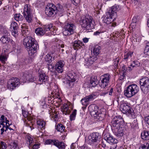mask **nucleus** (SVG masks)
<instances>
[{"label":"nucleus","mask_w":149,"mask_h":149,"mask_svg":"<svg viewBox=\"0 0 149 149\" xmlns=\"http://www.w3.org/2000/svg\"><path fill=\"white\" fill-rule=\"evenodd\" d=\"M116 128L115 129V134L118 137H120L123 135V128L120 127V126H118L116 125Z\"/></svg>","instance_id":"obj_22"},{"label":"nucleus","mask_w":149,"mask_h":149,"mask_svg":"<svg viewBox=\"0 0 149 149\" xmlns=\"http://www.w3.org/2000/svg\"><path fill=\"white\" fill-rule=\"evenodd\" d=\"M104 139L109 143L112 145L117 144L118 141L108 133L105 134L104 135Z\"/></svg>","instance_id":"obj_12"},{"label":"nucleus","mask_w":149,"mask_h":149,"mask_svg":"<svg viewBox=\"0 0 149 149\" xmlns=\"http://www.w3.org/2000/svg\"><path fill=\"white\" fill-rule=\"evenodd\" d=\"M21 28L22 30H27L28 29V26L26 24L24 23L21 26Z\"/></svg>","instance_id":"obj_57"},{"label":"nucleus","mask_w":149,"mask_h":149,"mask_svg":"<svg viewBox=\"0 0 149 149\" xmlns=\"http://www.w3.org/2000/svg\"><path fill=\"white\" fill-rule=\"evenodd\" d=\"M81 102L82 105L84 106L87 107L89 104V102L87 101L85 97L81 99Z\"/></svg>","instance_id":"obj_44"},{"label":"nucleus","mask_w":149,"mask_h":149,"mask_svg":"<svg viewBox=\"0 0 149 149\" xmlns=\"http://www.w3.org/2000/svg\"><path fill=\"white\" fill-rule=\"evenodd\" d=\"M144 53L145 54L149 55V42L147 43L145 47Z\"/></svg>","instance_id":"obj_47"},{"label":"nucleus","mask_w":149,"mask_h":149,"mask_svg":"<svg viewBox=\"0 0 149 149\" xmlns=\"http://www.w3.org/2000/svg\"><path fill=\"white\" fill-rule=\"evenodd\" d=\"M68 105L66 104H64L63 107L62 108V111L63 114L65 115L69 114L70 112V111L68 109Z\"/></svg>","instance_id":"obj_32"},{"label":"nucleus","mask_w":149,"mask_h":149,"mask_svg":"<svg viewBox=\"0 0 149 149\" xmlns=\"http://www.w3.org/2000/svg\"><path fill=\"white\" fill-rule=\"evenodd\" d=\"M7 59L6 57L4 56H0V60L3 63L5 62Z\"/></svg>","instance_id":"obj_56"},{"label":"nucleus","mask_w":149,"mask_h":149,"mask_svg":"<svg viewBox=\"0 0 149 149\" xmlns=\"http://www.w3.org/2000/svg\"><path fill=\"white\" fill-rule=\"evenodd\" d=\"M72 3L75 6H77L79 3V0H72Z\"/></svg>","instance_id":"obj_60"},{"label":"nucleus","mask_w":149,"mask_h":149,"mask_svg":"<svg viewBox=\"0 0 149 149\" xmlns=\"http://www.w3.org/2000/svg\"><path fill=\"white\" fill-rule=\"evenodd\" d=\"M145 120L146 123L149 125V116L145 118Z\"/></svg>","instance_id":"obj_64"},{"label":"nucleus","mask_w":149,"mask_h":149,"mask_svg":"<svg viewBox=\"0 0 149 149\" xmlns=\"http://www.w3.org/2000/svg\"><path fill=\"white\" fill-rule=\"evenodd\" d=\"M139 149H149V142L141 145Z\"/></svg>","instance_id":"obj_46"},{"label":"nucleus","mask_w":149,"mask_h":149,"mask_svg":"<svg viewBox=\"0 0 149 149\" xmlns=\"http://www.w3.org/2000/svg\"><path fill=\"white\" fill-rule=\"evenodd\" d=\"M48 81V77L45 74H41L39 75L38 82L40 84L47 83Z\"/></svg>","instance_id":"obj_16"},{"label":"nucleus","mask_w":149,"mask_h":149,"mask_svg":"<svg viewBox=\"0 0 149 149\" xmlns=\"http://www.w3.org/2000/svg\"><path fill=\"white\" fill-rule=\"evenodd\" d=\"M23 43L30 55H33L36 52L38 45L36 40L31 36L25 38L23 40Z\"/></svg>","instance_id":"obj_1"},{"label":"nucleus","mask_w":149,"mask_h":149,"mask_svg":"<svg viewBox=\"0 0 149 149\" xmlns=\"http://www.w3.org/2000/svg\"><path fill=\"white\" fill-rule=\"evenodd\" d=\"M10 38L6 36H3L0 39L1 41L3 43H9L10 40Z\"/></svg>","instance_id":"obj_37"},{"label":"nucleus","mask_w":149,"mask_h":149,"mask_svg":"<svg viewBox=\"0 0 149 149\" xmlns=\"http://www.w3.org/2000/svg\"><path fill=\"white\" fill-rule=\"evenodd\" d=\"M100 47L97 46H95L93 47V50L91 51L93 52V54L95 55L94 56H97L98 55L100 52Z\"/></svg>","instance_id":"obj_31"},{"label":"nucleus","mask_w":149,"mask_h":149,"mask_svg":"<svg viewBox=\"0 0 149 149\" xmlns=\"http://www.w3.org/2000/svg\"><path fill=\"white\" fill-rule=\"evenodd\" d=\"M5 117L4 115H2L1 117L0 118V128L1 127V125H4V123L5 122Z\"/></svg>","instance_id":"obj_50"},{"label":"nucleus","mask_w":149,"mask_h":149,"mask_svg":"<svg viewBox=\"0 0 149 149\" xmlns=\"http://www.w3.org/2000/svg\"><path fill=\"white\" fill-rule=\"evenodd\" d=\"M65 62L63 61H60L58 62L55 66V70L58 73H62L63 71Z\"/></svg>","instance_id":"obj_14"},{"label":"nucleus","mask_w":149,"mask_h":149,"mask_svg":"<svg viewBox=\"0 0 149 149\" xmlns=\"http://www.w3.org/2000/svg\"><path fill=\"white\" fill-rule=\"evenodd\" d=\"M97 59L96 56H91L89 55L84 56V65L90 66Z\"/></svg>","instance_id":"obj_10"},{"label":"nucleus","mask_w":149,"mask_h":149,"mask_svg":"<svg viewBox=\"0 0 149 149\" xmlns=\"http://www.w3.org/2000/svg\"><path fill=\"white\" fill-rule=\"evenodd\" d=\"M88 109L90 114L92 117L98 113L99 111V107L95 104H92L89 106Z\"/></svg>","instance_id":"obj_15"},{"label":"nucleus","mask_w":149,"mask_h":149,"mask_svg":"<svg viewBox=\"0 0 149 149\" xmlns=\"http://www.w3.org/2000/svg\"><path fill=\"white\" fill-rule=\"evenodd\" d=\"M132 38L133 39L132 41L133 43V41H134V42H136L137 41L138 36L136 35L133 34Z\"/></svg>","instance_id":"obj_53"},{"label":"nucleus","mask_w":149,"mask_h":149,"mask_svg":"<svg viewBox=\"0 0 149 149\" xmlns=\"http://www.w3.org/2000/svg\"><path fill=\"white\" fill-rule=\"evenodd\" d=\"M99 83L97 76H93L90 77L89 84L90 87H95Z\"/></svg>","instance_id":"obj_18"},{"label":"nucleus","mask_w":149,"mask_h":149,"mask_svg":"<svg viewBox=\"0 0 149 149\" xmlns=\"http://www.w3.org/2000/svg\"><path fill=\"white\" fill-rule=\"evenodd\" d=\"M68 80L67 81V84H68L69 86H70L72 84V83L76 80L77 77L76 74L73 72H70L68 74Z\"/></svg>","instance_id":"obj_13"},{"label":"nucleus","mask_w":149,"mask_h":149,"mask_svg":"<svg viewBox=\"0 0 149 149\" xmlns=\"http://www.w3.org/2000/svg\"><path fill=\"white\" fill-rule=\"evenodd\" d=\"M25 139L26 143L29 146H32L33 145L32 144L33 142V141L31 136L29 134H27L25 136Z\"/></svg>","instance_id":"obj_30"},{"label":"nucleus","mask_w":149,"mask_h":149,"mask_svg":"<svg viewBox=\"0 0 149 149\" xmlns=\"http://www.w3.org/2000/svg\"><path fill=\"white\" fill-rule=\"evenodd\" d=\"M141 137L144 140L149 139V131L144 130L141 134Z\"/></svg>","instance_id":"obj_27"},{"label":"nucleus","mask_w":149,"mask_h":149,"mask_svg":"<svg viewBox=\"0 0 149 149\" xmlns=\"http://www.w3.org/2000/svg\"><path fill=\"white\" fill-rule=\"evenodd\" d=\"M96 97V95L94 94H92L86 96L85 98L88 102L93 101Z\"/></svg>","instance_id":"obj_36"},{"label":"nucleus","mask_w":149,"mask_h":149,"mask_svg":"<svg viewBox=\"0 0 149 149\" xmlns=\"http://www.w3.org/2000/svg\"><path fill=\"white\" fill-rule=\"evenodd\" d=\"M101 138V136L97 132L91 134L88 137V141L89 143L91 144L94 142H98Z\"/></svg>","instance_id":"obj_8"},{"label":"nucleus","mask_w":149,"mask_h":149,"mask_svg":"<svg viewBox=\"0 0 149 149\" xmlns=\"http://www.w3.org/2000/svg\"><path fill=\"white\" fill-rule=\"evenodd\" d=\"M80 23L81 27L86 30H91L94 28L95 26V22L92 17L88 15L81 19Z\"/></svg>","instance_id":"obj_2"},{"label":"nucleus","mask_w":149,"mask_h":149,"mask_svg":"<svg viewBox=\"0 0 149 149\" xmlns=\"http://www.w3.org/2000/svg\"><path fill=\"white\" fill-rule=\"evenodd\" d=\"M132 29H134L135 28V26H136V23L137 21V19L136 17H134L132 20Z\"/></svg>","instance_id":"obj_49"},{"label":"nucleus","mask_w":149,"mask_h":149,"mask_svg":"<svg viewBox=\"0 0 149 149\" xmlns=\"http://www.w3.org/2000/svg\"><path fill=\"white\" fill-rule=\"evenodd\" d=\"M117 144H115L112 145L110 148V149H118L117 148Z\"/></svg>","instance_id":"obj_62"},{"label":"nucleus","mask_w":149,"mask_h":149,"mask_svg":"<svg viewBox=\"0 0 149 149\" xmlns=\"http://www.w3.org/2000/svg\"><path fill=\"white\" fill-rule=\"evenodd\" d=\"M113 15H114L110 12V10L106 13V15H104L102 17L103 22L107 24H111L114 20V19H113L112 17Z\"/></svg>","instance_id":"obj_9"},{"label":"nucleus","mask_w":149,"mask_h":149,"mask_svg":"<svg viewBox=\"0 0 149 149\" xmlns=\"http://www.w3.org/2000/svg\"><path fill=\"white\" fill-rule=\"evenodd\" d=\"M119 58H117L114 59L113 66L115 68H118V64L119 62Z\"/></svg>","instance_id":"obj_48"},{"label":"nucleus","mask_w":149,"mask_h":149,"mask_svg":"<svg viewBox=\"0 0 149 149\" xmlns=\"http://www.w3.org/2000/svg\"><path fill=\"white\" fill-rule=\"evenodd\" d=\"M77 111L76 109H75L73 110L70 116V120L72 121L74 120L76 115Z\"/></svg>","instance_id":"obj_43"},{"label":"nucleus","mask_w":149,"mask_h":149,"mask_svg":"<svg viewBox=\"0 0 149 149\" xmlns=\"http://www.w3.org/2000/svg\"><path fill=\"white\" fill-rule=\"evenodd\" d=\"M24 16L26 20L29 23L31 22L32 20L33 15L31 12V10L28 5L25 6L24 8Z\"/></svg>","instance_id":"obj_5"},{"label":"nucleus","mask_w":149,"mask_h":149,"mask_svg":"<svg viewBox=\"0 0 149 149\" xmlns=\"http://www.w3.org/2000/svg\"><path fill=\"white\" fill-rule=\"evenodd\" d=\"M46 144L53 145L57 147L59 149H65V146L63 142H60L58 140L48 139L45 141Z\"/></svg>","instance_id":"obj_7"},{"label":"nucleus","mask_w":149,"mask_h":149,"mask_svg":"<svg viewBox=\"0 0 149 149\" xmlns=\"http://www.w3.org/2000/svg\"><path fill=\"white\" fill-rule=\"evenodd\" d=\"M120 6L115 4L112 7L110 11L112 14L114 15L116 13V11H118L120 10Z\"/></svg>","instance_id":"obj_29"},{"label":"nucleus","mask_w":149,"mask_h":149,"mask_svg":"<svg viewBox=\"0 0 149 149\" xmlns=\"http://www.w3.org/2000/svg\"><path fill=\"white\" fill-rule=\"evenodd\" d=\"M2 128L1 129V134L2 135L3 134V132L5 131L4 127H5V125H2Z\"/></svg>","instance_id":"obj_63"},{"label":"nucleus","mask_w":149,"mask_h":149,"mask_svg":"<svg viewBox=\"0 0 149 149\" xmlns=\"http://www.w3.org/2000/svg\"><path fill=\"white\" fill-rule=\"evenodd\" d=\"M93 117L95 119H97L100 121H102L104 119V114L102 113H99L98 112V113L95 115Z\"/></svg>","instance_id":"obj_34"},{"label":"nucleus","mask_w":149,"mask_h":149,"mask_svg":"<svg viewBox=\"0 0 149 149\" xmlns=\"http://www.w3.org/2000/svg\"><path fill=\"white\" fill-rule=\"evenodd\" d=\"M7 145L6 143L4 142L1 141L0 143V148L2 149H6Z\"/></svg>","instance_id":"obj_51"},{"label":"nucleus","mask_w":149,"mask_h":149,"mask_svg":"<svg viewBox=\"0 0 149 149\" xmlns=\"http://www.w3.org/2000/svg\"><path fill=\"white\" fill-rule=\"evenodd\" d=\"M148 86H141V89L142 91L145 94H147L149 91Z\"/></svg>","instance_id":"obj_42"},{"label":"nucleus","mask_w":149,"mask_h":149,"mask_svg":"<svg viewBox=\"0 0 149 149\" xmlns=\"http://www.w3.org/2000/svg\"><path fill=\"white\" fill-rule=\"evenodd\" d=\"M55 66H53L52 64L49 65L48 66L49 70L51 72H53V74H55L56 72L54 71V67Z\"/></svg>","instance_id":"obj_52"},{"label":"nucleus","mask_w":149,"mask_h":149,"mask_svg":"<svg viewBox=\"0 0 149 149\" xmlns=\"http://www.w3.org/2000/svg\"><path fill=\"white\" fill-rule=\"evenodd\" d=\"M130 87V85L127 86L124 91V95L127 98L130 97V93L129 89Z\"/></svg>","instance_id":"obj_40"},{"label":"nucleus","mask_w":149,"mask_h":149,"mask_svg":"<svg viewBox=\"0 0 149 149\" xmlns=\"http://www.w3.org/2000/svg\"><path fill=\"white\" fill-rule=\"evenodd\" d=\"M22 115L25 118L27 117L29 115L28 112L25 110L22 109Z\"/></svg>","instance_id":"obj_54"},{"label":"nucleus","mask_w":149,"mask_h":149,"mask_svg":"<svg viewBox=\"0 0 149 149\" xmlns=\"http://www.w3.org/2000/svg\"><path fill=\"white\" fill-rule=\"evenodd\" d=\"M103 78L100 84V86L102 88H105L108 85L110 78V74L108 73L104 74L102 76Z\"/></svg>","instance_id":"obj_11"},{"label":"nucleus","mask_w":149,"mask_h":149,"mask_svg":"<svg viewBox=\"0 0 149 149\" xmlns=\"http://www.w3.org/2000/svg\"><path fill=\"white\" fill-rule=\"evenodd\" d=\"M15 19L17 21H22L23 19V16L20 14H16L14 16Z\"/></svg>","instance_id":"obj_38"},{"label":"nucleus","mask_w":149,"mask_h":149,"mask_svg":"<svg viewBox=\"0 0 149 149\" xmlns=\"http://www.w3.org/2000/svg\"><path fill=\"white\" fill-rule=\"evenodd\" d=\"M139 91V88L136 84L131 85V97L136 94Z\"/></svg>","instance_id":"obj_25"},{"label":"nucleus","mask_w":149,"mask_h":149,"mask_svg":"<svg viewBox=\"0 0 149 149\" xmlns=\"http://www.w3.org/2000/svg\"><path fill=\"white\" fill-rule=\"evenodd\" d=\"M74 25L72 23H67L64 26L63 30V34L65 36H69L74 33Z\"/></svg>","instance_id":"obj_3"},{"label":"nucleus","mask_w":149,"mask_h":149,"mask_svg":"<svg viewBox=\"0 0 149 149\" xmlns=\"http://www.w3.org/2000/svg\"><path fill=\"white\" fill-rule=\"evenodd\" d=\"M138 64L139 65V63L137 61H133L131 64V66H132L133 67H134L138 66Z\"/></svg>","instance_id":"obj_59"},{"label":"nucleus","mask_w":149,"mask_h":149,"mask_svg":"<svg viewBox=\"0 0 149 149\" xmlns=\"http://www.w3.org/2000/svg\"><path fill=\"white\" fill-rule=\"evenodd\" d=\"M56 130L62 133L64 132L65 130V127L62 124H58L56 127Z\"/></svg>","instance_id":"obj_39"},{"label":"nucleus","mask_w":149,"mask_h":149,"mask_svg":"<svg viewBox=\"0 0 149 149\" xmlns=\"http://www.w3.org/2000/svg\"><path fill=\"white\" fill-rule=\"evenodd\" d=\"M42 27L45 33L46 31H49L50 32L53 31L54 27V26H53V25L52 24L45 25H43Z\"/></svg>","instance_id":"obj_28"},{"label":"nucleus","mask_w":149,"mask_h":149,"mask_svg":"<svg viewBox=\"0 0 149 149\" xmlns=\"http://www.w3.org/2000/svg\"><path fill=\"white\" fill-rule=\"evenodd\" d=\"M141 86H149V79L148 77H144L141 79L140 81Z\"/></svg>","instance_id":"obj_23"},{"label":"nucleus","mask_w":149,"mask_h":149,"mask_svg":"<svg viewBox=\"0 0 149 149\" xmlns=\"http://www.w3.org/2000/svg\"><path fill=\"white\" fill-rule=\"evenodd\" d=\"M40 144L39 143L35 144L33 146V149H37L39 148Z\"/></svg>","instance_id":"obj_61"},{"label":"nucleus","mask_w":149,"mask_h":149,"mask_svg":"<svg viewBox=\"0 0 149 149\" xmlns=\"http://www.w3.org/2000/svg\"><path fill=\"white\" fill-rule=\"evenodd\" d=\"M122 120V118L121 116L114 117L112 122L113 126L115 127L116 126V125H118V127L120 126V122H121Z\"/></svg>","instance_id":"obj_17"},{"label":"nucleus","mask_w":149,"mask_h":149,"mask_svg":"<svg viewBox=\"0 0 149 149\" xmlns=\"http://www.w3.org/2000/svg\"><path fill=\"white\" fill-rule=\"evenodd\" d=\"M128 105V103L124 104L122 108V111H123V112H125V113L127 116H129L130 115V107Z\"/></svg>","instance_id":"obj_21"},{"label":"nucleus","mask_w":149,"mask_h":149,"mask_svg":"<svg viewBox=\"0 0 149 149\" xmlns=\"http://www.w3.org/2000/svg\"><path fill=\"white\" fill-rule=\"evenodd\" d=\"M26 74L27 76L26 77V80L31 82H33L34 80L33 78V77L31 74L29 73L27 71L25 72V74L24 75Z\"/></svg>","instance_id":"obj_35"},{"label":"nucleus","mask_w":149,"mask_h":149,"mask_svg":"<svg viewBox=\"0 0 149 149\" xmlns=\"http://www.w3.org/2000/svg\"><path fill=\"white\" fill-rule=\"evenodd\" d=\"M84 45L83 42L79 40H75L72 43V46L75 50H78Z\"/></svg>","instance_id":"obj_20"},{"label":"nucleus","mask_w":149,"mask_h":149,"mask_svg":"<svg viewBox=\"0 0 149 149\" xmlns=\"http://www.w3.org/2000/svg\"><path fill=\"white\" fill-rule=\"evenodd\" d=\"M37 123L38 129H40V130H42V129H45L46 123L43 120L40 119H38L37 121Z\"/></svg>","instance_id":"obj_24"},{"label":"nucleus","mask_w":149,"mask_h":149,"mask_svg":"<svg viewBox=\"0 0 149 149\" xmlns=\"http://www.w3.org/2000/svg\"><path fill=\"white\" fill-rule=\"evenodd\" d=\"M18 27L17 23L15 22H13L11 24L10 29L12 31V34L13 36L17 34Z\"/></svg>","instance_id":"obj_19"},{"label":"nucleus","mask_w":149,"mask_h":149,"mask_svg":"<svg viewBox=\"0 0 149 149\" xmlns=\"http://www.w3.org/2000/svg\"><path fill=\"white\" fill-rule=\"evenodd\" d=\"M52 57L50 54H47L45 58V61L47 63H50L52 61Z\"/></svg>","instance_id":"obj_41"},{"label":"nucleus","mask_w":149,"mask_h":149,"mask_svg":"<svg viewBox=\"0 0 149 149\" xmlns=\"http://www.w3.org/2000/svg\"><path fill=\"white\" fill-rule=\"evenodd\" d=\"M22 33L23 36L24 35L26 36L29 33V31L28 30H22Z\"/></svg>","instance_id":"obj_58"},{"label":"nucleus","mask_w":149,"mask_h":149,"mask_svg":"<svg viewBox=\"0 0 149 149\" xmlns=\"http://www.w3.org/2000/svg\"><path fill=\"white\" fill-rule=\"evenodd\" d=\"M20 84V82L18 79L13 77L8 81L7 86L9 89L13 90L19 85Z\"/></svg>","instance_id":"obj_6"},{"label":"nucleus","mask_w":149,"mask_h":149,"mask_svg":"<svg viewBox=\"0 0 149 149\" xmlns=\"http://www.w3.org/2000/svg\"><path fill=\"white\" fill-rule=\"evenodd\" d=\"M10 44L13 47L15 50V52L17 53H19L20 52V47L17 46L14 41L12 40H10L9 42Z\"/></svg>","instance_id":"obj_26"},{"label":"nucleus","mask_w":149,"mask_h":149,"mask_svg":"<svg viewBox=\"0 0 149 149\" xmlns=\"http://www.w3.org/2000/svg\"><path fill=\"white\" fill-rule=\"evenodd\" d=\"M50 6L46 7L45 9L46 14L49 17L53 16L55 15L58 13V9L56 6L53 4H51Z\"/></svg>","instance_id":"obj_4"},{"label":"nucleus","mask_w":149,"mask_h":149,"mask_svg":"<svg viewBox=\"0 0 149 149\" xmlns=\"http://www.w3.org/2000/svg\"><path fill=\"white\" fill-rule=\"evenodd\" d=\"M36 33L38 35H43L45 33L43 27L42 28L39 27L35 30Z\"/></svg>","instance_id":"obj_33"},{"label":"nucleus","mask_w":149,"mask_h":149,"mask_svg":"<svg viewBox=\"0 0 149 149\" xmlns=\"http://www.w3.org/2000/svg\"><path fill=\"white\" fill-rule=\"evenodd\" d=\"M24 123L25 124V125L26 126H29L30 127L31 130L34 129V127L33 126V124L32 123V122H31L29 123H28V122H26V120H25L24 121Z\"/></svg>","instance_id":"obj_45"},{"label":"nucleus","mask_w":149,"mask_h":149,"mask_svg":"<svg viewBox=\"0 0 149 149\" xmlns=\"http://www.w3.org/2000/svg\"><path fill=\"white\" fill-rule=\"evenodd\" d=\"M128 69H127V68L125 67V66H123L122 70L123 72V75H124L125 73H126V72L127 71V70H130V67H128Z\"/></svg>","instance_id":"obj_55"}]
</instances>
